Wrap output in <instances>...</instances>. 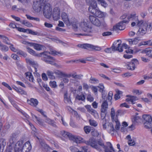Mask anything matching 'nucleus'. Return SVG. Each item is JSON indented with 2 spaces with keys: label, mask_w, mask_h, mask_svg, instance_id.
Returning a JSON list of instances; mask_svg holds the SVG:
<instances>
[{
  "label": "nucleus",
  "mask_w": 152,
  "mask_h": 152,
  "mask_svg": "<svg viewBox=\"0 0 152 152\" xmlns=\"http://www.w3.org/2000/svg\"><path fill=\"white\" fill-rule=\"evenodd\" d=\"M48 0H35L33 1V8L35 12H39L42 10L45 17L49 19L52 15V8L49 3H47Z\"/></svg>",
  "instance_id": "nucleus-1"
},
{
  "label": "nucleus",
  "mask_w": 152,
  "mask_h": 152,
  "mask_svg": "<svg viewBox=\"0 0 152 152\" xmlns=\"http://www.w3.org/2000/svg\"><path fill=\"white\" fill-rule=\"evenodd\" d=\"M85 143L87 145H90L99 152L102 151V148L104 149L105 152H115L114 149L110 142H107L106 144L107 146H106L104 145L101 139L99 140L97 142L94 139L91 138L89 140L86 141Z\"/></svg>",
  "instance_id": "nucleus-2"
},
{
  "label": "nucleus",
  "mask_w": 152,
  "mask_h": 152,
  "mask_svg": "<svg viewBox=\"0 0 152 152\" xmlns=\"http://www.w3.org/2000/svg\"><path fill=\"white\" fill-rule=\"evenodd\" d=\"M134 17L135 21L137 23V26L139 27L138 33L140 35L143 36L145 34L147 31H151L152 29V23H151L147 22H143L142 20H139L137 16L136 15H132Z\"/></svg>",
  "instance_id": "nucleus-3"
},
{
  "label": "nucleus",
  "mask_w": 152,
  "mask_h": 152,
  "mask_svg": "<svg viewBox=\"0 0 152 152\" xmlns=\"http://www.w3.org/2000/svg\"><path fill=\"white\" fill-rule=\"evenodd\" d=\"M79 26L82 30L85 33L75 34V35L92 36L93 30L91 26L89 25L87 22L83 21L79 23Z\"/></svg>",
  "instance_id": "nucleus-4"
},
{
  "label": "nucleus",
  "mask_w": 152,
  "mask_h": 152,
  "mask_svg": "<svg viewBox=\"0 0 152 152\" xmlns=\"http://www.w3.org/2000/svg\"><path fill=\"white\" fill-rule=\"evenodd\" d=\"M61 17L62 20L66 25L68 26L72 25L74 30L75 31H76L78 28V25L79 24L78 21L76 19L74 18L73 19V21L70 22L67 14L64 12L62 13Z\"/></svg>",
  "instance_id": "nucleus-5"
},
{
  "label": "nucleus",
  "mask_w": 152,
  "mask_h": 152,
  "mask_svg": "<svg viewBox=\"0 0 152 152\" xmlns=\"http://www.w3.org/2000/svg\"><path fill=\"white\" fill-rule=\"evenodd\" d=\"M135 15V14H131L128 17L127 20H122L121 21L118 23L116 26H114L113 27V29L115 30L116 29H119L120 30H124L126 27L125 23H128L129 21L130 20L131 18H132V20H133L135 17H132V15Z\"/></svg>",
  "instance_id": "nucleus-6"
},
{
  "label": "nucleus",
  "mask_w": 152,
  "mask_h": 152,
  "mask_svg": "<svg viewBox=\"0 0 152 152\" xmlns=\"http://www.w3.org/2000/svg\"><path fill=\"white\" fill-rule=\"evenodd\" d=\"M121 110H118L115 114V110L113 108L111 109L110 115L111 119L113 121H115L116 123L115 128L117 129H119L120 128V123L118 119V114L120 113Z\"/></svg>",
  "instance_id": "nucleus-7"
},
{
  "label": "nucleus",
  "mask_w": 152,
  "mask_h": 152,
  "mask_svg": "<svg viewBox=\"0 0 152 152\" xmlns=\"http://www.w3.org/2000/svg\"><path fill=\"white\" fill-rule=\"evenodd\" d=\"M48 53L47 52H44L40 54L42 56V59L45 62L52 65H56V64L55 63V60L53 57L47 55Z\"/></svg>",
  "instance_id": "nucleus-8"
},
{
  "label": "nucleus",
  "mask_w": 152,
  "mask_h": 152,
  "mask_svg": "<svg viewBox=\"0 0 152 152\" xmlns=\"http://www.w3.org/2000/svg\"><path fill=\"white\" fill-rule=\"evenodd\" d=\"M102 127L104 130L107 129L109 133L114 132L115 131L113 124L109 123L108 120H104L102 122Z\"/></svg>",
  "instance_id": "nucleus-9"
},
{
  "label": "nucleus",
  "mask_w": 152,
  "mask_h": 152,
  "mask_svg": "<svg viewBox=\"0 0 152 152\" xmlns=\"http://www.w3.org/2000/svg\"><path fill=\"white\" fill-rule=\"evenodd\" d=\"M79 47L82 48L86 49L89 50L94 51H99L101 50V48L98 46H95L88 44H79L77 45Z\"/></svg>",
  "instance_id": "nucleus-10"
},
{
  "label": "nucleus",
  "mask_w": 152,
  "mask_h": 152,
  "mask_svg": "<svg viewBox=\"0 0 152 152\" xmlns=\"http://www.w3.org/2000/svg\"><path fill=\"white\" fill-rule=\"evenodd\" d=\"M142 118L145 121L144 127L147 129L151 128L152 126V116L149 115H143Z\"/></svg>",
  "instance_id": "nucleus-11"
},
{
  "label": "nucleus",
  "mask_w": 152,
  "mask_h": 152,
  "mask_svg": "<svg viewBox=\"0 0 152 152\" xmlns=\"http://www.w3.org/2000/svg\"><path fill=\"white\" fill-rule=\"evenodd\" d=\"M32 148L31 144L29 141L25 142L20 148L21 152H29Z\"/></svg>",
  "instance_id": "nucleus-12"
},
{
  "label": "nucleus",
  "mask_w": 152,
  "mask_h": 152,
  "mask_svg": "<svg viewBox=\"0 0 152 152\" xmlns=\"http://www.w3.org/2000/svg\"><path fill=\"white\" fill-rule=\"evenodd\" d=\"M60 10L58 7H55L52 13V16L54 20H58L60 18Z\"/></svg>",
  "instance_id": "nucleus-13"
},
{
  "label": "nucleus",
  "mask_w": 152,
  "mask_h": 152,
  "mask_svg": "<svg viewBox=\"0 0 152 152\" xmlns=\"http://www.w3.org/2000/svg\"><path fill=\"white\" fill-rule=\"evenodd\" d=\"M89 19L91 22L94 25L97 26H101V22L98 18L93 15H90Z\"/></svg>",
  "instance_id": "nucleus-14"
},
{
  "label": "nucleus",
  "mask_w": 152,
  "mask_h": 152,
  "mask_svg": "<svg viewBox=\"0 0 152 152\" xmlns=\"http://www.w3.org/2000/svg\"><path fill=\"white\" fill-rule=\"evenodd\" d=\"M141 39L140 37H136L133 39H129L127 40L129 42V44L130 45H136L137 44Z\"/></svg>",
  "instance_id": "nucleus-15"
},
{
  "label": "nucleus",
  "mask_w": 152,
  "mask_h": 152,
  "mask_svg": "<svg viewBox=\"0 0 152 152\" xmlns=\"http://www.w3.org/2000/svg\"><path fill=\"white\" fill-rule=\"evenodd\" d=\"M26 61L27 63L34 68L35 72H37V68L38 67V65L37 63L32 60L29 58H26Z\"/></svg>",
  "instance_id": "nucleus-16"
},
{
  "label": "nucleus",
  "mask_w": 152,
  "mask_h": 152,
  "mask_svg": "<svg viewBox=\"0 0 152 152\" xmlns=\"http://www.w3.org/2000/svg\"><path fill=\"white\" fill-rule=\"evenodd\" d=\"M128 98L126 99V101L127 102H130L132 104H134L135 103V101L138 100V98L136 96H133L126 95Z\"/></svg>",
  "instance_id": "nucleus-17"
},
{
  "label": "nucleus",
  "mask_w": 152,
  "mask_h": 152,
  "mask_svg": "<svg viewBox=\"0 0 152 152\" xmlns=\"http://www.w3.org/2000/svg\"><path fill=\"white\" fill-rule=\"evenodd\" d=\"M27 102L28 104L34 107H36L39 103L37 99L33 98H31L29 100L28 99Z\"/></svg>",
  "instance_id": "nucleus-18"
},
{
  "label": "nucleus",
  "mask_w": 152,
  "mask_h": 152,
  "mask_svg": "<svg viewBox=\"0 0 152 152\" xmlns=\"http://www.w3.org/2000/svg\"><path fill=\"white\" fill-rule=\"evenodd\" d=\"M58 75L64 77H67L68 78L72 77L73 78L75 79L76 73H74L67 74L61 71H58Z\"/></svg>",
  "instance_id": "nucleus-19"
},
{
  "label": "nucleus",
  "mask_w": 152,
  "mask_h": 152,
  "mask_svg": "<svg viewBox=\"0 0 152 152\" xmlns=\"http://www.w3.org/2000/svg\"><path fill=\"white\" fill-rule=\"evenodd\" d=\"M30 46L33 47L34 49L37 50H41L42 49L44 50L45 48L44 46L37 43L32 42V43H30Z\"/></svg>",
  "instance_id": "nucleus-20"
},
{
  "label": "nucleus",
  "mask_w": 152,
  "mask_h": 152,
  "mask_svg": "<svg viewBox=\"0 0 152 152\" xmlns=\"http://www.w3.org/2000/svg\"><path fill=\"white\" fill-rule=\"evenodd\" d=\"M25 75L26 78L30 82L34 83L35 80L32 73L30 72H28L25 73Z\"/></svg>",
  "instance_id": "nucleus-21"
},
{
  "label": "nucleus",
  "mask_w": 152,
  "mask_h": 152,
  "mask_svg": "<svg viewBox=\"0 0 152 152\" xmlns=\"http://www.w3.org/2000/svg\"><path fill=\"white\" fill-rule=\"evenodd\" d=\"M32 118L34 121L37 123L38 124L41 126L45 127V124H44L42 119L37 117L36 115H34L32 116Z\"/></svg>",
  "instance_id": "nucleus-22"
},
{
  "label": "nucleus",
  "mask_w": 152,
  "mask_h": 152,
  "mask_svg": "<svg viewBox=\"0 0 152 152\" xmlns=\"http://www.w3.org/2000/svg\"><path fill=\"white\" fill-rule=\"evenodd\" d=\"M83 139L80 137H75L72 135L70 138V140L73 141L77 143H80L83 142Z\"/></svg>",
  "instance_id": "nucleus-23"
},
{
  "label": "nucleus",
  "mask_w": 152,
  "mask_h": 152,
  "mask_svg": "<svg viewBox=\"0 0 152 152\" xmlns=\"http://www.w3.org/2000/svg\"><path fill=\"white\" fill-rule=\"evenodd\" d=\"M108 107V102L107 101L103 102L101 106V111L102 112H107Z\"/></svg>",
  "instance_id": "nucleus-24"
},
{
  "label": "nucleus",
  "mask_w": 152,
  "mask_h": 152,
  "mask_svg": "<svg viewBox=\"0 0 152 152\" xmlns=\"http://www.w3.org/2000/svg\"><path fill=\"white\" fill-rule=\"evenodd\" d=\"M45 122L54 127L56 128L57 127V126L56 124V123L53 120L49 118H47L45 119Z\"/></svg>",
  "instance_id": "nucleus-25"
},
{
  "label": "nucleus",
  "mask_w": 152,
  "mask_h": 152,
  "mask_svg": "<svg viewBox=\"0 0 152 152\" xmlns=\"http://www.w3.org/2000/svg\"><path fill=\"white\" fill-rule=\"evenodd\" d=\"M112 47L113 50L118 51L119 52H122L123 51L121 43H118V44L117 47L113 45H112Z\"/></svg>",
  "instance_id": "nucleus-26"
},
{
  "label": "nucleus",
  "mask_w": 152,
  "mask_h": 152,
  "mask_svg": "<svg viewBox=\"0 0 152 152\" xmlns=\"http://www.w3.org/2000/svg\"><path fill=\"white\" fill-rule=\"evenodd\" d=\"M142 45H148L149 46H152V42L151 40L145 41H142L139 44V46Z\"/></svg>",
  "instance_id": "nucleus-27"
},
{
  "label": "nucleus",
  "mask_w": 152,
  "mask_h": 152,
  "mask_svg": "<svg viewBox=\"0 0 152 152\" xmlns=\"http://www.w3.org/2000/svg\"><path fill=\"white\" fill-rule=\"evenodd\" d=\"M86 1L89 4V7L96 8L97 7V3L94 0H86Z\"/></svg>",
  "instance_id": "nucleus-28"
},
{
  "label": "nucleus",
  "mask_w": 152,
  "mask_h": 152,
  "mask_svg": "<svg viewBox=\"0 0 152 152\" xmlns=\"http://www.w3.org/2000/svg\"><path fill=\"white\" fill-rule=\"evenodd\" d=\"M26 48L28 52L31 54L36 56H40V55L37 54L34 50L30 48L28 46H26Z\"/></svg>",
  "instance_id": "nucleus-29"
},
{
  "label": "nucleus",
  "mask_w": 152,
  "mask_h": 152,
  "mask_svg": "<svg viewBox=\"0 0 152 152\" xmlns=\"http://www.w3.org/2000/svg\"><path fill=\"white\" fill-rule=\"evenodd\" d=\"M126 138L128 139V144L130 146L134 145L135 144V142L134 140H132L131 138V137L130 135H128L126 137Z\"/></svg>",
  "instance_id": "nucleus-30"
},
{
  "label": "nucleus",
  "mask_w": 152,
  "mask_h": 152,
  "mask_svg": "<svg viewBox=\"0 0 152 152\" xmlns=\"http://www.w3.org/2000/svg\"><path fill=\"white\" fill-rule=\"evenodd\" d=\"M49 53L53 56L58 55L61 56L63 54V53L61 52L60 51L58 52L55 50H51L49 52Z\"/></svg>",
  "instance_id": "nucleus-31"
},
{
  "label": "nucleus",
  "mask_w": 152,
  "mask_h": 152,
  "mask_svg": "<svg viewBox=\"0 0 152 152\" xmlns=\"http://www.w3.org/2000/svg\"><path fill=\"white\" fill-rule=\"evenodd\" d=\"M62 135L63 136L66 138H68L70 140V138L72 136V135L69 133L63 131L61 132Z\"/></svg>",
  "instance_id": "nucleus-32"
},
{
  "label": "nucleus",
  "mask_w": 152,
  "mask_h": 152,
  "mask_svg": "<svg viewBox=\"0 0 152 152\" xmlns=\"http://www.w3.org/2000/svg\"><path fill=\"white\" fill-rule=\"evenodd\" d=\"M26 122L29 125L31 128L32 130V131H33V132H36L37 131V129L34 126V125L28 120L26 119Z\"/></svg>",
  "instance_id": "nucleus-33"
},
{
  "label": "nucleus",
  "mask_w": 152,
  "mask_h": 152,
  "mask_svg": "<svg viewBox=\"0 0 152 152\" xmlns=\"http://www.w3.org/2000/svg\"><path fill=\"white\" fill-rule=\"evenodd\" d=\"M95 16L99 18H102L104 17V14L103 12L97 9Z\"/></svg>",
  "instance_id": "nucleus-34"
},
{
  "label": "nucleus",
  "mask_w": 152,
  "mask_h": 152,
  "mask_svg": "<svg viewBox=\"0 0 152 152\" xmlns=\"http://www.w3.org/2000/svg\"><path fill=\"white\" fill-rule=\"evenodd\" d=\"M16 136L17 135L14 134L12 135L9 140L10 144H12L16 141Z\"/></svg>",
  "instance_id": "nucleus-35"
},
{
  "label": "nucleus",
  "mask_w": 152,
  "mask_h": 152,
  "mask_svg": "<svg viewBox=\"0 0 152 152\" xmlns=\"http://www.w3.org/2000/svg\"><path fill=\"white\" fill-rule=\"evenodd\" d=\"M135 67V64L133 62H131L127 65V68L129 69L133 70Z\"/></svg>",
  "instance_id": "nucleus-36"
},
{
  "label": "nucleus",
  "mask_w": 152,
  "mask_h": 152,
  "mask_svg": "<svg viewBox=\"0 0 152 152\" xmlns=\"http://www.w3.org/2000/svg\"><path fill=\"white\" fill-rule=\"evenodd\" d=\"M113 95V92L111 91H110L108 94V96L107 98V99L106 101L108 102H110V103H112L111 100L112 99V96Z\"/></svg>",
  "instance_id": "nucleus-37"
},
{
  "label": "nucleus",
  "mask_w": 152,
  "mask_h": 152,
  "mask_svg": "<svg viewBox=\"0 0 152 152\" xmlns=\"http://www.w3.org/2000/svg\"><path fill=\"white\" fill-rule=\"evenodd\" d=\"M64 101L65 103H69L71 102L70 99L68 97V94L67 93H66L64 94Z\"/></svg>",
  "instance_id": "nucleus-38"
},
{
  "label": "nucleus",
  "mask_w": 152,
  "mask_h": 152,
  "mask_svg": "<svg viewBox=\"0 0 152 152\" xmlns=\"http://www.w3.org/2000/svg\"><path fill=\"white\" fill-rule=\"evenodd\" d=\"M47 74L49 78L51 79H54L55 78V76L53 75V73L52 72L48 71L47 72Z\"/></svg>",
  "instance_id": "nucleus-39"
},
{
  "label": "nucleus",
  "mask_w": 152,
  "mask_h": 152,
  "mask_svg": "<svg viewBox=\"0 0 152 152\" xmlns=\"http://www.w3.org/2000/svg\"><path fill=\"white\" fill-rule=\"evenodd\" d=\"M145 53L149 57H152V48H147L145 50Z\"/></svg>",
  "instance_id": "nucleus-40"
},
{
  "label": "nucleus",
  "mask_w": 152,
  "mask_h": 152,
  "mask_svg": "<svg viewBox=\"0 0 152 152\" xmlns=\"http://www.w3.org/2000/svg\"><path fill=\"white\" fill-rule=\"evenodd\" d=\"M76 98L79 100L83 101H85L86 99L85 95L83 94L80 95H77Z\"/></svg>",
  "instance_id": "nucleus-41"
},
{
  "label": "nucleus",
  "mask_w": 152,
  "mask_h": 152,
  "mask_svg": "<svg viewBox=\"0 0 152 152\" xmlns=\"http://www.w3.org/2000/svg\"><path fill=\"white\" fill-rule=\"evenodd\" d=\"M89 122L90 125L91 126L96 127L98 125V123L94 120L90 119L89 121Z\"/></svg>",
  "instance_id": "nucleus-42"
},
{
  "label": "nucleus",
  "mask_w": 152,
  "mask_h": 152,
  "mask_svg": "<svg viewBox=\"0 0 152 152\" xmlns=\"http://www.w3.org/2000/svg\"><path fill=\"white\" fill-rule=\"evenodd\" d=\"M97 10V9L96 8L92 7H89L88 8L89 11L94 15Z\"/></svg>",
  "instance_id": "nucleus-43"
},
{
  "label": "nucleus",
  "mask_w": 152,
  "mask_h": 152,
  "mask_svg": "<svg viewBox=\"0 0 152 152\" xmlns=\"http://www.w3.org/2000/svg\"><path fill=\"white\" fill-rule=\"evenodd\" d=\"M89 82L90 83L92 84H96L98 83H99V80L98 79L94 78L91 77L90 78Z\"/></svg>",
  "instance_id": "nucleus-44"
},
{
  "label": "nucleus",
  "mask_w": 152,
  "mask_h": 152,
  "mask_svg": "<svg viewBox=\"0 0 152 152\" xmlns=\"http://www.w3.org/2000/svg\"><path fill=\"white\" fill-rule=\"evenodd\" d=\"M91 127L89 126H85L84 127L83 129L85 133L86 134H89L91 130Z\"/></svg>",
  "instance_id": "nucleus-45"
},
{
  "label": "nucleus",
  "mask_w": 152,
  "mask_h": 152,
  "mask_svg": "<svg viewBox=\"0 0 152 152\" xmlns=\"http://www.w3.org/2000/svg\"><path fill=\"white\" fill-rule=\"evenodd\" d=\"M98 3L104 7H106L107 6V4L104 0H97Z\"/></svg>",
  "instance_id": "nucleus-46"
},
{
  "label": "nucleus",
  "mask_w": 152,
  "mask_h": 152,
  "mask_svg": "<svg viewBox=\"0 0 152 152\" xmlns=\"http://www.w3.org/2000/svg\"><path fill=\"white\" fill-rule=\"evenodd\" d=\"M36 110L39 112L45 118L47 117V116L46 115V112L44 111L42 109L37 108Z\"/></svg>",
  "instance_id": "nucleus-47"
},
{
  "label": "nucleus",
  "mask_w": 152,
  "mask_h": 152,
  "mask_svg": "<svg viewBox=\"0 0 152 152\" xmlns=\"http://www.w3.org/2000/svg\"><path fill=\"white\" fill-rule=\"evenodd\" d=\"M22 23L25 26L28 27H31L33 26L31 23L26 20H23Z\"/></svg>",
  "instance_id": "nucleus-48"
},
{
  "label": "nucleus",
  "mask_w": 152,
  "mask_h": 152,
  "mask_svg": "<svg viewBox=\"0 0 152 152\" xmlns=\"http://www.w3.org/2000/svg\"><path fill=\"white\" fill-rule=\"evenodd\" d=\"M101 118L102 120V122L104 120H108L105 118V116L107 114V112H102V111H101Z\"/></svg>",
  "instance_id": "nucleus-49"
},
{
  "label": "nucleus",
  "mask_w": 152,
  "mask_h": 152,
  "mask_svg": "<svg viewBox=\"0 0 152 152\" xmlns=\"http://www.w3.org/2000/svg\"><path fill=\"white\" fill-rule=\"evenodd\" d=\"M50 86L52 88H55L57 87L56 82L55 81H50L49 82Z\"/></svg>",
  "instance_id": "nucleus-50"
},
{
  "label": "nucleus",
  "mask_w": 152,
  "mask_h": 152,
  "mask_svg": "<svg viewBox=\"0 0 152 152\" xmlns=\"http://www.w3.org/2000/svg\"><path fill=\"white\" fill-rule=\"evenodd\" d=\"M0 49L2 51H6L8 50V47H6L5 45H3L0 43Z\"/></svg>",
  "instance_id": "nucleus-51"
},
{
  "label": "nucleus",
  "mask_w": 152,
  "mask_h": 152,
  "mask_svg": "<svg viewBox=\"0 0 152 152\" xmlns=\"http://www.w3.org/2000/svg\"><path fill=\"white\" fill-rule=\"evenodd\" d=\"M89 113L93 115L95 118H96L98 116V113L94 109L92 110Z\"/></svg>",
  "instance_id": "nucleus-52"
},
{
  "label": "nucleus",
  "mask_w": 152,
  "mask_h": 152,
  "mask_svg": "<svg viewBox=\"0 0 152 152\" xmlns=\"http://www.w3.org/2000/svg\"><path fill=\"white\" fill-rule=\"evenodd\" d=\"M17 54L13 53L11 55V57L13 58L14 60H18V59L19 58L18 54H19L18 53V52L17 53Z\"/></svg>",
  "instance_id": "nucleus-53"
},
{
  "label": "nucleus",
  "mask_w": 152,
  "mask_h": 152,
  "mask_svg": "<svg viewBox=\"0 0 152 152\" xmlns=\"http://www.w3.org/2000/svg\"><path fill=\"white\" fill-rule=\"evenodd\" d=\"M44 148L46 152H51L50 150H53L48 145L45 144L44 145Z\"/></svg>",
  "instance_id": "nucleus-54"
},
{
  "label": "nucleus",
  "mask_w": 152,
  "mask_h": 152,
  "mask_svg": "<svg viewBox=\"0 0 152 152\" xmlns=\"http://www.w3.org/2000/svg\"><path fill=\"white\" fill-rule=\"evenodd\" d=\"M91 135L94 137H97L99 135V133L98 132L95 130L92 131L91 132Z\"/></svg>",
  "instance_id": "nucleus-55"
},
{
  "label": "nucleus",
  "mask_w": 152,
  "mask_h": 152,
  "mask_svg": "<svg viewBox=\"0 0 152 152\" xmlns=\"http://www.w3.org/2000/svg\"><path fill=\"white\" fill-rule=\"evenodd\" d=\"M69 149L71 152H78V149L76 147L74 146H71Z\"/></svg>",
  "instance_id": "nucleus-56"
},
{
  "label": "nucleus",
  "mask_w": 152,
  "mask_h": 152,
  "mask_svg": "<svg viewBox=\"0 0 152 152\" xmlns=\"http://www.w3.org/2000/svg\"><path fill=\"white\" fill-rule=\"evenodd\" d=\"M18 25H17L15 24V23H11L9 25V26L12 28H16V29L18 31H19V27L18 26Z\"/></svg>",
  "instance_id": "nucleus-57"
},
{
  "label": "nucleus",
  "mask_w": 152,
  "mask_h": 152,
  "mask_svg": "<svg viewBox=\"0 0 152 152\" xmlns=\"http://www.w3.org/2000/svg\"><path fill=\"white\" fill-rule=\"evenodd\" d=\"M28 32V34L33 35H37L38 34L37 32L33 31L29 29Z\"/></svg>",
  "instance_id": "nucleus-58"
},
{
  "label": "nucleus",
  "mask_w": 152,
  "mask_h": 152,
  "mask_svg": "<svg viewBox=\"0 0 152 152\" xmlns=\"http://www.w3.org/2000/svg\"><path fill=\"white\" fill-rule=\"evenodd\" d=\"M98 87L99 88V91L101 92H103L104 89V87L103 84L102 83H100Z\"/></svg>",
  "instance_id": "nucleus-59"
},
{
  "label": "nucleus",
  "mask_w": 152,
  "mask_h": 152,
  "mask_svg": "<svg viewBox=\"0 0 152 152\" xmlns=\"http://www.w3.org/2000/svg\"><path fill=\"white\" fill-rule=\"evenodd\" d=\"M85 108L87 110V111L90 113L93 109L90 105H87L85 106Z\"/></svg>",
  "instance_id": "nucleus-60"
},
{
  "label": "nucleus",
  "mask_w": 152,
  "mask_h": 152,
  "mask_svg": "<svg viewBox=\"0 0 152 152\" xmlns=\"http://www.w3.org/2000/svg\"><path fill=\"white\" fill-rule=\"evenodd\" d=\"M18 141L16 144L15 147V152H19V143Z\"/></svg>",
  "instance_id": "nucleus-61"
},
{
  "label": "nucleus",
  "mask_w": 152,
  "mask_h": 152,
  "mask_svg": "<svg viewBox=\"0 0 152 152\" xmlns=\"http://www.w3.org/2000/svg\"><path fill=\"white\" fill-rule=\"evenodd\" d=\"M1 140L2 141L1 143H0V146L3 148H4V146L6 145V140L4 139H2Z\"/></svg>",
  "instance_id": "nucleus-62"
},
{
  "label": "nucleus",
  "mask_w": 152,
  "mask_h": 152,
  "mask_svg": "<svg viewBox=\"0 0 152 152\" xmlns=\"http://www.w3.org/2000/svg\"><path fill=\"white\" fill-rule=\"evenodd\" d=\"M83 87L84 90L87 91L89 88V86L86 83H83Z\"/></svg>",
  "instance_id": "nucleus-63"
},
{
  "label": "nucleus",
  "mask_w": 152,
  "mask_h": 152,
  "mask_svg": "<svg viewBox=\"0 0 152 152\" xmlns=\"http://www.w3.org/2000/svg\"><path fill=\"white\" fill-rule=\"evenodd\" d=\"M123 57L125 59H129L132 58L133 57V56L132 55H129L128 53H127L124 54L123 56Z\"/></svg>",
  "instance_id": "nucleus-64"
}]
</instances>
